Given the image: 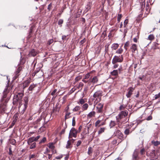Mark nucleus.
Listing matches in <instances>:
<instances>
[{
	"label": "nucleus",
	"mask_w": 160,
	"mask_h": 160,
	"mask_svg": "<svg viewBox=\"0 0 160 160\" xmlns=\"http://www.w3.org/2000/svg\"><path fill=\"white\" fill-rule=\"evenodd\" d=\"M37 54V52L35 50L33 49H32L29 53V55L32 56H35Z\"/></svg>",
	"instance_id": "obj_15"
},
{
	"label": "nucleus",
	"mask_w": 160,
	"mask_h": 160,
	"mask_svg": "<svg viewBox=\"0 0 160 160\" xmlns=\"http://www.w3.org/2000/svg\"><path fill=\"white\" fill-rule=\"evenodd\" d=\"M96 112L94 111H92L90 112L87 115V117L88 118H90L92 117H94Z\"/></svg>",
	"instance_id": "obj_13"
},
{
	"label": "nucleus",
	"mask_w": 160,
	"mask_h": 160,
	"mask_svg": "<svg viewBox=\"0 0 160 160\" xmlns=\"http://www.w3.org/2000/svg\"><path fill=\"white\" fill-rule=\"evenodd\" d=\"M30 145V149H32L35 148L36 147V143L35 142H33Z\"/></svg>",
	"instance_id": "obj_27"
},
{
	"label": "nucleus",
	"mask_w": 160,
	"mask_h": 160,
	"mask_svg": "<svg viewBox=\"0 0 160 160\" xmlns=\"http://www.w3.org/2000/svg\"><path fill=\"white\" fill-rule=\"evenodd\" d=\"M105 129V128H101L98 131V134L99 135H100L102 134L103 132H104Z\"/></svg>",
	"instance_id": "obj_21"
},
{
	"label": "nucleus",
	"mask_w": 160,
	"mask_h": 160,
	"mask_svg": "<svg viewBox=\"0 0 160 160\" xmlns=\"http://www.w3.org/2000/svg\"><path fill=\"white\" fill-rule=\"evenodd\" d=\"M130 49L132 53H134L136 51H138L137 45L135 44H133L132 45Z\"/></svg>",
	"instance_id": "obj_9"
},
{
	"label": "nucleus",
	"mask_w": 160,
	"mask_h": 160,
	"mask_svg": "<svg viewBox=\"0 0 160 160\" xmlns=\"http://www.w3.org/2000/svg\"><path fill=\"white\" fill-rule=\"evenodd\" d=\"M21 68L19 67L18 68L16 71L15 72V79H16L18 76V73L20 72L21 70Z\"/></svg>",
	"instance_id": "obj_16"
},
{
	"label": "nucleus",
	"mask_w": 160,
	"mask_h": 160,
	"mask_svg": "<svg viewBox=\"0 0 160 160\" xmlns=\"http://www.w3.org/2000/svg\"><path fill=\"white\" fill-rule=\"evenodd\" d=\"M80 109V108L78 106H76L73 109V112L77 111Z\"/></svg>",
	"instance_id": "obj_31"
},
{
	"label": "nucleus",
	"mask_w": 160,
	"mask_h": 160,
	"mask_svg": "<svg viewBox=\"0 0 160 160\" xmlns=\"http://www.w3.org/2000/svg\"><path fill=\"white\" fill-rule=\"evenodd\" d=\"M103 107V104L102 103H99L97 107V112L100 113L102 112Z\"/></svg>",
	"instance_id": "obj_11"
},
{
	"label": "nucleus",
	"mask_w": 160,
	"mask_h": 160,
	"mask_svg": "<svg viewBox=\"0 0 160 160\" xmlns=\"http://www.w3.org/2000/svg\"><path fill=\"white\" fill-rule=\"evenodd\" d=\"M128 91L126 94V96L128 98H130L132 94V92L134 90L132 87H130L128 89Z\"/></svg>",
	"instance_id": "obj_10"
},
{
	"label": "nucleus",
	"mask_w": 160,
	"mask_h": 160,
	"mask_svg": "<svg viewBox=\"0 0 160 160\" xmlns=\"http://www.w3.org/2000/svg\"><path fill=\"white\" fill-rule=\"evenodd\" d=\"M101 122V121L100 120H98V121H97L95 123V126L97 127L99 126L98 125Z\"/></svg>",
	"instance_id": "obj_37"
},
{
	"label": "nucleus",
	"mask_w": 160,
	"mask_h": 160,
	"mask_svg": "<svg viewBox=\"0 0 160 160\" xmlns=\"http://www.w3.org/2000/svg\"><path fill=\"white\" fill-rule=\"evenodd\" d=\"M154 37L153 34L150 35L148 37V39L150 40H153V39H154Z\"/></svg>",
	"instance_id": "obj_29"
},
{
	"label": "nucleus",
	"mask_w": 160,
	"mask_h": 160,
	"mask_svg": "<svg viewBox=\"0 0 160 160\" xmlns=\"http://www.w3.org/2000/svg\"><path fill=\"white\" fill-rule=\"evenodd\" d=\"M71 141L68 140L67 141V144L66 145V148L67 149L71 148L72 147L71 146Z\"/></svg>",
	"instance_id": "obj_20"
},
{
	"label": "nucleus",
	"mask_w": 160,
	"mask_h": 160,
	"mask_svg": "<svg viewBox=\"0 0 160 160\" xmlns=\"http://www.w3.org/2000/svg\"><path fill=\"white\" fill-rule=\"evenodd\" d=\"M15 124V122H14V121H13L12 123L10 125V126L9 127V128H11L12 127L14 126V124Z\"/></svg>",
	"instance_id": "obj_53"
},
{
	"label": "nucleus",
	"mask_w": 160,
	"mask_h": 160,
	"mask_svg": "<svg viewBox=\"0 0 160 160\" xmlns=\"http://www.w3.org/2000/svg\"><path fill=\"white\" fill-rule=\"evenodd\" d=\"M125 107L123 106V105H121L119 107V109L120 110L124 109L125 108Z\"/></svg>",
	"instance_id": "obj_56"
},
{
	"label": "nucleus",
	"mask_w": 160,
	"mask_h": 160,
	"mask_svg": "<svg viewBox=\"0 0 160 160\" xmlns=\"http://www.w3.org/2000/svg\"><path fill=\"white\" fill-rule=\"evenodd\" d=\"M116 125V123L115 121H111L109 123V127L110 128H111L115 126Z\"/></svg>",
	"instance_id": "obj_18"
},
{
	"label": "nucleus",
	"mask_w": 160,
	"mask_h": 160,
	"mask_svg": "<svg viewBox=\"0 0 160 160\" xmlns=\"http://www.w3.org/2000/svg\"><path fill=\"white\" fill-rule=\"evenodd\" d=\"M53 40L52 39H51L49 40L48 42V44L49 45H50L51 44H52L53 42Z\"/></svg>",
	"instance_id": "obj_43"
},
{
	"label": "nucleus",
	"mask_w": 160,
	"mask_h": 160,
	"mask_svg": "<svg viewBox=\"0 0 160 160\" xmlns=\"http://www.w3.org/2000/svg\"><path fill=\"white\" fill-rule=\"evenodd\" d=\"M129 42L128 41L127 42L124 44V48L126 51L128 49V47L129 46Z\"/></svg>",
	"instance_id": "obj_25"
},
{
	"label": "nucleus",
	"mask_w": 160,
	"mask_h": 160,
	"mask_svg": "<svg viewBox=\"0 0 160 160\" xmlns=\"http://www.w3.org/2000/svg\"><path fill=\"white\" fill-rule=\"evenodd\" d=\"M111 74L112 75L117 76L118 74V70H114L112 72H111Z\"/></svg>",
	"instance_id": "obj_24"
},
{
	"label": "nucleus",
	"mask_w": 160,
	"mask_h": 160,
	"mask_svg": "<svg viewBox=\"0 0 160 160\" xmlns=\"http://www.w3.org/2000/svg\"><path fill=\"white\" fill-rule=\"evenodd\" d=\"M117 142L116 140H114L112 142V143L113 144H116Z\"/></svg>",
	"instance_id": "obj_58"
},
{
	"label": "nucleus",
	"mask_w": 160,
	"mask_h": 160,
	"mask_svg": "<svg viewBox=\"0 0 160 160\" xmlns=\"http://www.w3.org/2000/svg\"><path fill=\"white\" fill-rule=\"evenodd\" d=\"M118 64H115L113 66V68H117L118 67Z\"/></svg>",
	"instance_id": "obj_64"
},
{
	"label": "nucleus",
	"mask_w": 160,
	"mask_h": 160,
	"mask_svg": "<svg viewBox=\"0 0 160 160\" xmlns=\"http://www.w3.org/2000/svg\"><path fill=\"white\" fill-rule=\"evenodd\" d=\"M51 6H52V4H51V3H50L48 5V9L49 10H50Z\"/></svg>",
	"instance_id": "obj_59"
},
{
	"label": "nucleus",
	"mask_w": 160,
	"mask_h": 160,
	"mask_svg": "<svg viewBox=\"0 0 160 160\" xmlns=\"http://www.w3.org/2000/svg\"><path fill=\"white\" fill-rule=\"evenodd\" d=\"M69 157V154H67L66 155V156L65 158V160L68 159Z\"/></svg>",
	"instance_id": "obj_61"
},
{
	"label": "nucleus",
	"mask_w": 160,
	"mask_h": 160,
	"mask_svg": "<svg viewBox=\"0 0 160 160\" xmlns=\"http://www.w3.org/2000/svg\"><path fill=\"white\" fill-rule=\"evenodd\" d=\"M57 91V89H54V90L51 93V95L52 96L54 95Z\"/></svg>",
	"instance_id": "obj_49"
},
{
	"label": "nucleus",
	"mask_w": 160,
	"mask_h": 160,
	"mask_svg": "<svg viewBox=\"0 0 160 160\" xmlns=\"http://www.w3.org/2000/svg\"><path fill=\"white\" fill-rule=\"evenodd\" d=\"M157 159V156L155 155V153H152V155H151V159L152 160H154Z\"/></svg>",
	"instance_id": "obj_23"
},
{
	"label": "nucleus",
	"mask_w": 160,
	"mask_h": 160,
	"mask_svg": "<svg viewBox=\"0 0 160 160\" xmlns=\"http://www.w3.org/2000/svg\"><path fill=\"white\" fill-rule=\"evenodd\" d=\"M63 22V20L62 19H60L58 22V24L59 25L62 24Z\"/></svg>",
	"instance_id": "obj_48"
},
{
	"label": "nucleus",
	"mask_w": 160,
	"mask_h": 160,
	"mask_svg": "<svg viewBox=\"0 0 160 160\" xmlns=\"http://www.w3.org/2000/svg\"><path fill=\"white\" fill-rule=\"evenodd\" d=\"M66 36L63 35V36H62V39L63 40L66 39Z\"/></svg>",
	"instance_id": "obj_62"
},
{
	"label": "nucleus",
	"mask_w": 160,
	"mask_h": 160,
	"mask_svg": "<svg viewBox=\"0 0 160 160\" xmlns=\"http://www.w3.org/2000/svg\"><path fill=\"white\" fill-rule=\"evenodd\" d=\"M152 117L150 115L146 119L147 120L149 121L152 120Z\"/></svg>",
	"instance_id": "obj_47"
},
{
	"label": "nucleus",
	"mask_w": 160,
	"mask_h": 160,
	"mask_svg": "<svg viewBox=\"0 0 160 160\" xmlns=\"http://www.w3.org/2000/svg\"><path fill=\"white\" fill-rule=\"evenodd\" d=\"M108 45H106L105 46V51L106 52L108 51Z\"/></svg>",
	"instance_id": "obj_57"
},
{
	"label": "nucleus",
	"mask_w": 160,
	"mask_h": 160,
	"mask_svg": "<svg viewBox=\"0 0 160 160\" xmlns=\"http://www.w3.org/2000/svg\"><path fill=\"white\" fill-rule=\"evenodd\" d=\"M82 81V82H84L85 83H88V82L89 81V79L88 80H86L85 79H83Z\"/></svg>",
	"instance_id": "obj_45"
},
{
	"label": "nucleus",
	"mask_w": 160,
	"mask_h": 160,
	"mask_svg": "<svg viewBox=\"0 0 160 160\" xmlns=\"http://www.w3.org/2000/svg\"><path fill=\"white\" fill-rule=\"evenodd\" d=\"M119 45L118 43H114L112 44V48L113 50H116L118 47Z\"/></svg>",
	"instance_id": "obj_19"
},
{
	"label": "nucleus",
	"mask_w": 160,
	"mask_h": 160,
	"mask_svg": "<svg viewBox=\"0 0 160 160\" xmlns=\"http://www.w3.org/2000/svg\"><path fill=\"white\" fill-rule=\"evenodd\" d=\"M23 96L22 93H18L15 96H14L13 102H18L19 105H21V99Z\"/></svg>",
	"instance_id": "obj_2"
},
{
	"label": "nucleus",
	"mask_w": 160,
	"mask_h": 160,
	"mask_svg": "<svg viewBox=\"0 0 160 160\" xmlns=\"http://www.w3.org/2000/svg\"><path fill=\"white\" fill-rule=\"evenodd\" d=\"M9 154H10V155L12 154V151L11 150V148H9Z\"/></svg>",
	"instance_id": "obj_60"
},
{
	"label": "nucleus",
	"mask_w": 160,
	"mask_h": 160,
	"mask_svg": "<svg viewBox=\"0 0 160 160\" xmlns=\"http://www.w3.org/2000/svg\"><path fill=\"white\" fill-rule=\"evenodd\" d=\"M128 114V112L127 110L122 111L119 113L118 116L116 117L118 125L119 128H122V123H124L127 122V119L125 121H122L121 119L124 118L127 116Z\"/></svg>",
	"instance_id": "obj_1"
},
{
	"label": "nucleus",
	"mask_w": 160,
	"mask_h": 160,
	"mask_svg": "<svg viewBox=\"0 0 160 160\" xmlns=\"http://www.w3.org/2000/svg\"><path fill=\"white\" fill-rule=\"evenodd\" d=\"M35 141V139H34V137H32L30 138L28 141V145H30L32 142Z\"/></svg>",
	"instance_id": "obj_14"
},
{
	"label": "nucleus",
	"mask_w": 160,
	"mask_h": 160,
	"mask_svg": "<svg viewBox=\"0 0 160 160\" xmlns=\"http://www.w3.org/2000/svg\"><path fill=\"white\" fill-rule=\"evenodd\" d=\"M62 155H60L59 156H58L57 157H56V158L57 159H60L61 158H62Z\"/></svg>",
	"instance_id": "obj_51"
},
{
	"label": "nucleus",
	"mask_w": 160,
	"mask_h": 160,
	"mask_svg": "<svg viewBox=\"0 0 160 160\" xmlns=\"http://www.w3.org/2000/svg\"><path fill=\"white\" fill-rule=\"evenodd\" d=\"M124 133L126 135H128L129 133V129H126L124 131Z\"/></svg>",
	"instance_id": "obj_42"
},
{
	"label": "nucleus",
	"mask_w": 160,
	"mask_h": 160,
	"mask_svg": "<svg viewBox=\"0 0 160 160\" xmlns=\"http://www.w3.org/2000/svg\"><path fill=\"white\" fill-rule=\"evenodd\" d=\"M102 96V92L99 90L96 92L94 94L93 97L95 98H96V100L98 101H100L101 100V97Z\"/></svg>",
	"instance_id": "obj_3"
},
{
	"label": "nucleus",
	"mask_w": 160,
	"mask_h": 160,
	"mask_svg": "<svg viewBox=\"0 0 160 160\" xmlns=\"http://www.w3.org/2000/svg\"><path fill=\"white\" fill-rule=\"evenodd\" d=\"M8 88V86L7 85L6 86L5 88L4 91H3V98H5L6 97L8 93L10 92V91L12 89V88Z\"/></svg>",
	"instance_id": "obj_6"
},
{
	"label": "nucleus",
	"mask_w": 160,
	"mask_h": 160,
	"mask_svg": "<svg viewBox=\"0 0 160 160\" xmlns=\"http://www.w3.org/2000/svg\"><path fill=\"white\" fill-rule=\"evenodd\" d=\"M40 135H38L36 137H34V139H35V141H37L40 138Z\"/></svg>",
	"instance_id": "obj_44"
},
{
	"label": "nucleus",
	"mask_w": 160,
	"mask_h": 160,
	"mask_svg": "<svg viewBox=\"0 0 160 160\" xmlns=\"http://www.w3.org/2000/svg\"><path fill=\"white\" fill-rule=\"evenodd\" d=\"M145 150L143 148L141 149L140 151V153L142 155H143L145 153Z\"/></svg>",
	"instance_id": "obj_39"
},
{
	"label": "nucleus",
	"mask_w": 160,
	"mask_h": 160,
	"mask_svg": "<svg viewBox=\"0 0 160 160\" xmlns=\"http://www.w3.org/2000/svg\"><path fill=\"white\" fill-rule=\"evenodd\" d=\"M78 132V131L73 128H72L70 132V134H71V135L74 138H76L77 137V135Z\"/></svg>",
	"instance_id": "obj_7"
},
{
	"label": "nucleus",
	"mask_w": 160,
	"mask_h": 160,
	"mask_svg": "<svg viewBox=\"0 0 160 160\" xmlns=\"http://www.w3.org/2000/svg\"><path fill=\"white\" fill-rule=\"evenodd\" d=\"M29 83V82L28 81H27L25 82V83H24L23 85L24 86V88L27 87Z\"/></svg>",
	"instance_id": "obj_38"
},
{
	"label": "nucleus",
	"mask_w": 160,
	"mask_h": 160,
	"mask_svg": "<svg viewBox=\"0 0 160 160\" xmlns=\"http://www.w3.org/2000/svg\"><path fill=\"white\" fill-rule=\"evenodd\" d=\"M46 140V138L45 137L43 138L39 142V143L41 144L44 142Z\"/></svg>",
	"instance_id": "obj_35"
},
{
	"label": "nucleus",
	"mask_w": 160,
	"mask_h": 160,
	"mask_svg": "<svg viewBox=\"0 0 160 160\" xmlns=\"http://www.w3.org/2000/svg\"><path fill=\"white\" fill-rule=\"evenodd\" d=\"M36 86V85L32 84L31 85L29 88V90L30 91H32Z\"/></svg>",
	"instance_id": "obj_30"
},
{
	"label": "nucleus",
	"mask_w": 160,
	"mask_h": 160,
	"mask_svg": "<svg viewBox=\"0 0 160 160\" xmlns=\"http://www.w3.org/2000/svg\"><path fill=\"white\" fill-rule=\"evenodd\" d=\"M85 39H83V40H82L80 42V43L81 44H83V43H84L85 42Z\"/></svg>",
	"instance_id": "obj_54"
},
{
	"label": "nucleus",
	"mask_w": 160,
	"mask_h": 160,
	"mask_svg": "<svg viewBox=\"0 0 160 160\" xmlns=\"http://www.w3.org/2000/svg\"><path fill=\"white\" fill-rule=\"evenodd\" d=\"M75 125V118L73 117L72 119V126H74Z\"/></svg>",
	"instance_id": "obj_34"
},
{
	"label": "nucleus",
	"mask_w": 160,
	"mask_h": 160,
	"mask_svg": "<svg viewBox=\"0 0 160 160\" xmlns=\"http://www.w3.org/2000/svg\"><path fill=\"white\" fill-rule=\"evenodd\" d=\"M160 97V93H158V94H156L154 96L155 99H156Z\"/></svg>",
	"instance_id": "obj_41"
},
{
	"label": "nucleus",
	"mask_w": 160,
	"mask_h": 160,
	"mask_svg": "<svg viewBox=\"0 0 160 160\" xmlns=\"http://www.w3.org/2000/svg\"><path fill=\"white\" fill-rule=\"evenodd\" d=\"M82 142L80 140H79L78 141L77 143L76 144V146L77 147L79 146L81 144Z\"/></svg>",
	"instance_id": "obj_46"
},
{
	"label": "nucleus",
	"mask_w": 160,
	"mask_h": 160,
	"mask_svg": "<svg viewBox=\"0 0 160 160\" xmlns=\"http://www.w3.org/2000/svg\"><path fill=\"white\" fill-rule=\"evenodd\" d=\"M98 81V78L97 76H94L92 78H89L88 85H90L92 83L94 84L97 83Z\"/></svg>",
	"instance_id": "obj_5"
},
{
	"label": "nucleus",
	"mask_w": 160,
	"mask_h": 160,
	"mask_svg": "<svg viewBox=\"0 0 160 160\" xmlns=\"http://www.w3.org/2000/svg\"><path fill=\"white\" fill-rule=\"evenodd\" d=\"M146 54V52L145 51H143L142 53V59L143 58L144 56Z\"/></svg>",
	"instance_id": "obj_52"
},
{
	"label": "nucleus",
	"mask_w": 160,
	"mask_h": 160,
	"mask_svg": "<svg viewBox=\"0 0 160 160\" xmlns=\"http://www.w3.org/2000/svg\"><path fill=\"white\" fill-rule=\"evenodd\" d=\"M28 99H26V100H25V103L24 105V108L23 109L22 111L21 112V113L22 114H23L24 112V111H25L26 109L27 108V105L28 103Z\"/></svg>",
	"instance_id": "obj_12"
},
{
	"label": "nucleus",
	"mask_w": 160,
	"mask_h": 160,
	"mask_svg": "<svg viewBox=\"0 0 160 160\" xmlns=\"http://www.w3.org/2000/svg\"><path fill=\"white\" fill-rule=\"evenodd\" d=\"M90 76V74L89 73H88L84 76V79H87L89 78Z\"/></svg>",
	"instance_id": "obj_28"
},
{
	"label": "nucleus",
	"mask_w": 160,
	"mask_h": 160,
	"mask_svg": "<svg viewBox=\"0 0 160 160\" xmlns=\"http://www.w3.org/2000/svg\"><path fill=\"white\" fill-rule=\"evenodd\" d=\"M151 142L155 146H157L160 144V142L157 141H155L153 140Z\"/></svg>",
	"instance_id": "obj_17"
},
{
	"label": "nucleus",
	"mask_w": 160,
	"mask_h": 160,
	"mask_svg": "<svg viewBox=\"0 0 160 160\" xmlns=\"http://www.w3.org/2000/svg\"><path fill=\"white\" fill-rule=\"evenodd\" d=\"M122 17V15L121 14H118V18H117V20L118 22H119L120 21Z\"/></svg>",
	"instance_id": "obj_32"
},
{
	"label": "nucleus",
	"mask_w": 160,
	"mask_h": 160,
	"mask_svg": "<svg viewBox=\"0 0 160 160\" xmlns=\"http://www.w3.org/2000/svg\"><path fill=\"white\" fill-rule=\"evenodd\" d=\"M88 107V105L87 103L84 104L82 106V108L83 110H86Z\"/></svg>",
	"instance_id": "obj_22"
},
{
	"label": "nucleus",
	"mask_w": 160,
	"mask_h": 160,
	"mask_svg": "<svg viewBox=\"0 0 160 160\" xmlns=\"http://www.w3.org/2000/svg\"><path fill=\"white\" fill-rule=\"evenodd\" d=\"M49 147L50 148H51V149H52L53 148H54L52 144H51V145H49Z\"/></svg>",
	"instance_id": "obj_63"
},
{
	"label": "nucleus",
	"mask_w": 160,
	"mask_h": 160,
	"mask_svg": "<svg viewBox=\"0 0 160 160\" xmlns=\"http://www.w3.org/2000/svg\"><path fill=\"white\" fill-rule=\"evenodd\" d=\"M128 23V20L126 19L124 22V27H125L127 25Z\"/></svg>",
	"instance_id": "obj_36"
},
{
	"label": "nucleus",
	"mask_w": 160,
	"mask_h": 160,
	"mask_svg": "<svg viewBox=\"0 0 160 160\" xmlns=\"http://www.w3.org/2000/svg\"><path fill=\"white\" fill-rule=\"evenodd\" d=\"M70 114V113H67L65 117V119H67V118H69V115Z\"/></svg>",
	"instance_id": "obj_55"
},
{
	"label": "nucleus",
	"mask_w": 160,
	"mask_h": 160,
	"mask_svg": "<svg viewBox=\"0 0 160 160\" xmlns=\"http://www.w3.org/2000/svg\"><path fill=\"white\" fill-rule=\"evenodd\" d=\"M123 51V50L122 49V48L121 47H120L116 51V53L119 54H120L122 53Z\"/></svg>",
	"instance_id": "obj_26"
},
{
	"label": "nucleus",
	"mask_w": 160,
	"mask_h": 160,
	"mask_svg": "<svg viewBox=\"0 0 160 160\" xmlns=\"http://www.w3.org/2000/svg\"><path fill=\"white\" fill-rule=\"evenodd\" d=\"M85 102V100L82 99H81L79 100V103L81 104H83Z\"/></svg>",
	"instance_id": "obj_40"
},
{
	"label": "nucleus",
	"mask_w": 160,
	"mask_h": 160,
	"mask_svg": "<svg viewBox=\"0 0 160 160\" xmlns=\"http://www.w3.org/2000/svg\"><path fill=\"white\" fill-rule=\"evenodd\" d=\"M123 58L122 55L118 56H115L112 60V63L115 64L117 62H121L122 61Z\"/></svg>",
	"instance_id": "obj_4"
},
{
	"label": "nucleus",
	"mask_w": 160,
	"mask_h": 160,
	"mask_svg": "<svg viewBox=\"0 0 160 160\" xmlns=\"http://www.w3.org/2000/svg\"><path fill=\"white\" fill-rule=\"evenodd\" d=\"M81 79V77L80 76L77 77L75 78V81H78Z\"/></svg>",
	"instance_id": "obj_50"
},
{
	"label": "nucleus",
	"mask_w": 160,
	"mask_h": 160,
	"mask_svg": "<svg viewBox=\"0 0 160 160\" xmlns=\"http://www.w3.org/2000/svg\"><path fill=\"white\" fill-rule=\"evenodd\" d=\"M36 155L35 154H32L30 155L29 157V159H31L32 158H36Z\"/></svg>",
	"instance_id": "obj_33"
},
{
	"label": "nucleus",
	"mask_w": 160,
	"mask_h": 160,
	"mask_svg": "<svg viewBox=\"0 0 160 160\" xmlns=\"http://www.w3.org/2000/svg\"><path fill=\"white\" fill-rule=\"evenodd\" d=\"M138 152L135 150L132 155V160H138Z\"/></svg>",
	"instance_id": "obj_8"
}]
</instances>
